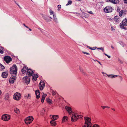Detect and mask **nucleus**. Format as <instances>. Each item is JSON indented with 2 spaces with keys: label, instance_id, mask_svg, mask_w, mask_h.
Segmentation results:
<instances>
[{
  "label": "nucleus",
  "instance_id": "nucleus-1",
  "mask_svg": "<svg viewBox=\"0 0 127 127\" xmlns=\"http://www.w3.org/2000/svg\"><path fill=\"white\" fill-rule=\"evenodd\" d=\"M85 125L83 127H100L99 125L97 124L94 125L93 127H91L92 124L90 118L88 117L85 118Z\"/></svg>",
  "mask_w": 127,
  "mask_h": 127
},
{
  "label": "nucleus",
  "instance_id": "nucleus-2",
  "mask_svg": "<svg viewBox=\"0 0 127 127\" xmlns=\"http://www.w3.org/2000/svg\"><path fill=\"white\" fill-rule=\"evenodd\" d=\"M71 117V120L72 122H74L77 121L78 119L81 118V116L79 115L77 113L74 112L70 115Z\"/></svg>",
  "mask_w": 127,
  "mask_h": 127
},
{
  "label": "nucleus",
  "instance_id": "nucleus-3",
  "mask_svg": "<svg viewBox=\"0 0 127 127\" xmlns=\"http://www.w3.org/2000/svg\"><path fill=\"white\" fill-rule=\"evenodd\" d=\"M17 67L16 65H13L10 69V74L16 75L17 73Z\"/></svg>",
  "mask_w": 127,
  "mask_h": 127
},
{
  "label": "nucleus",
  "instance_id": "nucleus-4",
  "mask_svg": "<svg viewBox=\"0 0 127 127\" xmlns=\"http://www.w3.org/2000/svg\"><path fill=\"white\" fill-rule=\"evenodd\" d=\"M120 27L122 29H126V26H127V19H124L122 21V23L120 24Z\"/></svg>",
  "mask_w": 127,
  "mask_h": 127
},
{
  "label": "nucleus",
  "instance_id": "nucleus-5",
  "mask_svg": "<svg viewBox=\"0 0 127 127\" xmlns=\"http://www.w3.org/2000/svg\"><path fill=\"white\" fill-rule=\"evenodd\" d=\"M33 120L32 116H31L26 118L25 120V122L27 125H28L31 123Z\"/></svg>",
  "mask_w": 127,
  "mask_h": 127
},
{
  "label": "nucleus",
  "instance_id": "nucleus-6",
  "mask_svg": "<svg viewBox=\"0 0 127 127\" xmlns=\"http://www.w3.org/2000/svg\"><path fill=\"white\" fill-rule=\"evenodd\" d=\"M21 94L19 93H15L13 95V98L16 100H19L21 98Z\"/></svg>",
  "mask_w": 127,
  "mask_h": 127
},
{
  "label": "nucleus",
  "instance_id": "nucleus-7",
  "mask_svg": "<svg viewBox=\"0 0 127 127\" xmlns=\"http://www.w3.org/2000/svg\"><path fill=\"white\" fill-rule=\"evenodd\" d=\"M10 118V116L9 115L6 114L3 115L1 117V119L5 121H9Z\"/></svg>",
  "mask_w": 127,
  "mask_h": 127
},
{
  "label": "nucleus",
  "instance_id": "nucleus-8",
  "mask_svg": "<svg viewBox=\"0 0 127 127\" xmlns=\"http://www.w3.org/2000/svg\"><path fill=\"white\" fill-rule=\"evenodd\" d=\"M113 8L111 6H106L104 9V11L106 13L111 12L113 10Z\"/></svg>",
  "mask_w": 127,
  "mask_h": 127
},
{
  "label": "nucleus",
  "instance_id": "nucleus-9",
  "mask_svg": "<svg viewBox=\"0 0 127 127\" xmlns=\"http://www.w3.org/2000/svg\"><path fill=\"white\" fill-rule=\"evenodd\" d=\"M30 78L29 76H25L23 78V81L27 84L29 83L30 81Z\"/></svg>",
  "mask_w": 127,
  "mask_h": 127
},
{
  "label": "nucleus",
  "instance_id": "nucleus-10",
  "mask_svg": "<svg viewBox=\"0 0 127 127\" xmlns=\"http://www.w3.org/2000/svg\"><path fill=\"white\" fill-rule=\"evenodd\" d=\"M45 83L44 82L42 81H40L39 83V87L40 90H42L45 86Z\"/></svg>",
  "mask_w": 127,
  "mask_h": 127
},
{
  "label": "nucleus",
  "instance_id": "nucleus-11",
  "mask_svg": "<svg viewBox=\"0 0 127 127\" xmlns=\"http://www.w3.org/2000/svg\"><path fill=\"white\" fill-rule=\"evenodd\" d=\"M4 60L7 63H8L12 61V59L8 56H5Z\"/></svg>",
  "mask_w": 127,
  "mask_h": 127
},
{
  "label": "nucleus",
  "instance_id": "nucleus-12",
  "mask_svg": "<svg viewBox=\"0 0 127 127\" xmlns=\"http://www.w3.org/2000/svg\"><path fill=\"white\" fill-rule=\"evenodd\" d=\"M34 73V71L30 69H28L27 71V74L29 76V77L32 76V75Z\"/></svg>",
  "mask_w": 127,
  "mask_h": 127
},
{
  "label": "nucleus",
  "instance_id": "nucleus-13",
  "mask_svg": "<svg viewBox=\"0 0 127 127\" xmlns=\"http://www.w3.org/2000/svg\"><path fill=\"white\" fill-rule=\"evenodd\" d=\"M65 108L70 115L73 112H72L71 108L69 106H66Z\"/></svg>",
  "mask_w": 127,
  "mask_h": 127
},
{
  "label": "nucleus",
  "instance_id": "nucleus-14",
  "mask_svg": "<svg viewBox=\"0 0 127 127\" xmlns=\"http://www.w3.org/2000/svg\"><path fill=\"white\" fill-rule=\"evenodd\" d=\"M127 12V11L126 10H121L119 13V16L121 17L122 15L126 14Z\"/></svg>",
  "mask_w": 127,
  "mask_h": 127
},
{
  "label": "nucleus",
  "instance_id": "nucleus-15",
  "mask_svg": "<svg viewBox=\"0 0 127 127\" xmlns=\"http://www.w3.org/2000/svg\"><path fill=\"white\" fill-rule=\"evenodd\" d=\"M35 93L36 95V98L37 99L39 98L40 96L39 92L38 90H37L35 91Z\"/></svg>",
  "mask_w": 127,
  "mask_h": 127
},
{
  "label": "nucleus",
  "instance_id": "nucleus-16",
  "mask_svg": "<svg viewBox=\"0 0 127 127\" xmlns=\"http://www.w3.org/2000/svg\"><path fill=\"white\" fill-rule=\"evenodd\" d=\"M16 77L15 76L11 77L10 79L9 80V82L11 83H13L14 82V81L16 79Z\"/></svg>",
  "mask_w": 127,
  "mask_h": 127
},
{
  "label": "nucleus",
  "instance_id": "nucleus-17",
  "mask_svg": "<svg viewBox=\"0 0 127 127\" xmlns=\"http://www.w3.org/2000/svg\"><path fill=\"white\" fill-rule=\"evenodd\" d=\"M114 21H115V23L117 24L119 23V21L120 20V18L118 16H116L114 17Z\"/></svg>",
  "mask_w": 127,
  "mask_h": 127
},
{
  "label": "nucleus",
  "instance_id": "nucleus-18",
  "mask_svg": "<svg viewBox=\"0 0 127 127\" xmlns=\"http://www.w3.org/2000/svg\"><path fill=\"white\" fill-rule=\"evenodd\" d=\"M28 70V67L26 66H24L22 69L21 71L23 74H25L26 73Z\"/></svg>",
  "mask_w": 127,
  "mask_h": 127
},
{
  "label": "nucleus",
  "instance_id": "nucleus-19",
  "mask_svg": "<svg viewBox=\"0 0 127 127\" xmlns=\"http://www.w3.org/2000/svg\"><path fill=\"white\" fill-rule=\"evenodd\" d=\"M8 75V73L7 72H4L2 73L1 76L4 78H6Z\"/></svg>",
  "mask_w": 127,
  "mask_h": 127
},
{
  "label": "nucleus",
  "instance_id": "nucleus-20",
  "mask_svg": "<svg viewBox=\"0 0 127 127\" xmlns=\"http://www.w3.org/2000/svg\"><path fill=\"white\" fill-rule=\"evenodd\" d=\"M68 117L67 116H64L62 118V123H64V122H66V121L68 120Z\"/></svg>",
  "mask_w": 127,
  "mask_h": 127
},
{
  "label": "nucleus",
  "instance_id": "nucleus-21",
  "mask_svg": "<svg viewBox=\"0 0 127 127\" xmlns=\"http://www.w3.org/2000/svg\"><path fill=\"white\" fill-rule=\"evenodd\" d=\"M110 2L114 4H117L119 2V0H108Z\"/></svg>",
  "mask_w": 127,
  "mask_h": 127
},
{
  "label": "nucleus",
  "instance_id": "nucleus-22",
  "mask_svg": "<svg viewBox=\"0 0 127 127\" xmlns=\"http://www.w3.org/2000/svg\"><path fill=\"white\" fill-rule=\"evenodd\" d=\"M25 98L27 99H30L31 98V94H27L25 95Z\"/></svg>",
  "mask_w": 127,
  "mask_h": 127
},
{
  "label": "nucleus",
  "instance_id": "nucleus-23",
  "mask_svg": "<svg viewBox=\"0 0 127 127\" xmlns=\"http://www.w3.org/2000/svg\"><path fill=\"white\" fill-rule=\"evenodd\" d=\"M51 125L53 126H54L56 125V121L54 120H52L50 121Z\"/></svg>",
  "mask_w": 127,
  "mask_h": 127
},
{
  "label": "nucleus",
  "instance_id": "nucleus-24",
  "mask_svg": "<svg viewBox=\"0 0 127 127\" xmlns=\"http://www.w3.org/2000/svg\"><path fill=\"white\" fill-rule=\"evenodd\" d=\"M38 77V75L37 74L34 75L32 77V80L33 81H35L37 79V78Z\"/></svg>",
  "mask_w": 127,
  "mask_h": 127
},
{
  "label": "nucleus",
  "instance_id": "nucleus-25",
  "mask_svg": "<svg viewBox=\"0 0 127 127\" xmlns=\"http://www.w3.org/2000/svg\"><path fill=\"white\" fill-rule=\"evenodd\" d=\"M59 118V116L57 115H53L52 116V119H53V120H56Z\"/></svg>",
  "mask_w": 127,
  "mask_h": 127
},
{
  "label": "nucleus",
  "instance_id": "nucleus-26",
  "mask_svg": "<svg viewBox=\"0 0 127 127\" xmlns=\"http://www.w3.org/2000/svg\"><path fill=\"white\" fill-rule=\"evenodd\" d=\"M5 69L4 67L1 64H0V71L3 70Z\"/></svg>",
  "mask_w": 127,
  "mask_h": 127
},
{
  "label": "nucleus",
  "instance_id": "nucleus-27",
  "mask_svg": "<svg viewBox=\"0 0 127 127\" xmlns=\"http://www.w3.org/2000/svg\"><path fill=\"white\" fill-rule=\"evenodd\" d=\"M4 52V48L1 46H0V53L3 54Z\"/></svg>",
  "mask_w": 127,
  "mask_h": 127
},
{
  "label": "nucleus",
  "instance_id": "nucleus-28",
  "mask_svg": "<svg viewBox=\"0 0 127 127\" xmlns=\"http://www.w3.org/2000/svg\"><path fill=\"white\" fill-rule=\"evenodd\" d=\"M14 111L17 114H19L20 113L19 110L17 108L15 109Z\"/></svg>",
  "mask_w": 127,
  "mask_h": 127
},
{
  "label": "nucleus",
  "instance_id": "nucleus-29",
  "mask_svg": "<svg viewBox=\"0 0 127 127\" xmlns=\"http://www.w3.org/2000/svg\"><path fill=\"white\" fill-rule=\"evenodd\" d=\"M117 76V75H109L108 76V77L110 78H115Z\"/></svg>",
  "mask_w": 127,
  "mask_h": 127
},
{
  "label": "nucleus",
  "instance_id": "nucleus-30",
  "mask_svg": "<svg viewBox=\"0 0 127 127\" xmlns=\"http://www.w3.org/2000/svg\"><path fill=\"white\" fill-rule=\"evenodd\" d=\"M72 3V1L71 0H69L67 3L66 4V5H68L71 4Z\"/></svg>",
  "mask_w": 127,
  "mask_h": 127
},
{
  "label": "nucleus",
  "instance_id": "nucleus-31",
  "mask_svg": "<svg viewBox=\"0 0 127 127\" xmlns=\"http://www.w3.org/2000/svg\"><path fill=\"white\" fill-rule=\"evenodd\" d=\"M53 17H54V21L56 22H57V19L56 17V16H55L54 15H53Z\"/></svg>",
  "mask_w": 127,
  "mask_h": 127
},
{
  "label": "nucleus",
  "instance_id": "nucleus-32",
  "mask_svg": "<svg viewBox=\"0 0 127 127\" xmlns=\"http://www.w3.org/2000/svg\"><path fill=\"white\" fill-rule=\"evenodd\" d=\"M47 101L49 104H51L52 103L51 100L49 98H48L47 99Z\"/></svg>",
  "mask_w": 127,
  "mask_h": 127
},
{
  "label": "nucleus",
  "instance_id": "nucleus-33",
  "mask_svg": "<svg viewBox=\"0 0 127 127\" xmlns=\"http://www.w3.org/2000/svg\"><path fill=\"white\" fill-rule=\"evenodd\" d=\"M101 107L103 109H104L105 108H110L108 106H101Z\"/></svg>",
  "mask_w": 127,
  "mask_h": 127
},
{
  "label": "nucleus",
  "instance_id": "nucleus-34",
  "mask_svg": "<svg viewBox=\"0 0 127 127\" xmlns=\"http://www.w3.org/2000/svg\"><path fill=\"white\" fill-rule=\"evenodd\" d=\"M49 12L51 15L53 14L54 13L51 10H50Z\"/></svg>",
  "mask_w": 127,
  "mask_h": 127
},
{
  "label": "nucleus",
  "instance_id": "nucleus-35",
  "mask_svg": "<svg viewBox=\"0 0 127 127\" xmlns=\"http://www.w3.org/2000/svg\"><path fill=\"white\" fill-rule=\"evenodd\" d=\"M46 95H47L46 94H43V95H42V98H45Z\"/></svg>",
  "mask_w": 127,
  "mask_h": 127
},
{
  "label": "nucleus",
  "instance_id": "nucleus-36",
  "mask_svg": "<svg viewBox=\"0 0 127 127\" xmlns=\"http://www.w3.org/2000/svg\"><path fill=\"white\" fill-rule=\"evenodd\" d=\"M87 48H89L90 49H91L92 50H94V49H95H95H92V48L91 47H90V46H87Z\"/></svg>",
  "mask_w": 127,
  "mask_h": 127
},
{
  "label": "nucleus",
  "instance_id": "nucleus-37",
  "mask_svg": "<svg viewBox=\"0 0 127 127\" xmlns=\"http://www.w3.org/2000/svg\"><path fill=\"white\" fill-rule=\"evenodd\" d=\"M44 99L45 98L42 97V98L41 99V102L42 103L43 102H44Z\"/></svg>",
  "mask_w": 127,
  "mask_h": 127
},
{
  "label": "nucleus",
  "instance_id": "nucleus-38",
  "mask_svg": "<svg viewBox=\"0 0 127 127\" xmlns=\"http://www.w3.org/2000/svg\"><path fill=\"white\" fill-rule=\"evenodd\" d=\"M98 49H100L101 50H102L103 51H104V49L103 48H97Z\"/></svg>",
  "mask_w": 127,
  "mask_h": 127
},
{
  "label": "nucleus",
  "instance_id": "nucleus-39",
  "mask_svg": "<svg viewBox=\"0 0 127 127\" xmlns=\"http://www.w3.org/2000/svg\"><path fill=\"white\" fill-rule=\"evenodd\" d=\"M104 55H106V56H107L108 58H110V56H108V55H107V54H106L105 53H104Z\"/></svg>",
  "mask_w": 127,
  "mask_h": 127
},
{
  "label": "nucleus",
  "instance_id": "nucleus-40",
  "mask_svg": "<svg viewBox=\"0 0 127 127\" xmlns=\"http://www.w3.org/2000/svg\"><path fill=\"white\" fill-rule=\"evenodd\" d=\"M83 52V53H84L85 54H86L88 55H89V53H86V52Z\"/></svg>",
  "mask_w": 127,
  "mask_h": 127
},
{
  "label": "nucleus",
  "instance_id": "nucleus-41",
  "mask_svg": "<svg viewBox=\"0 0 127 127\" xmlns=\"http://www.w3.org/2000/svg\"><path fill=\"white\" fill-rule=\"evenodd\" d=\"M58 7L59 8H61V6L60 5H58Z\"/></svg>",
  "mask_w": 127,
  "mask_h": 127
},
{
  "label": "nucleus",
  "instance_id": "nucleus-42",
  "mask_svg": "<svg viewBox=\"0 0 127 127\" xmlns=\"http://www.w3.org/2000/svg\"><path fill=\"white\" fill-rule=\"evenodd\" d=\"M89 13H90V14H93V12L91 11H89V12H88Z\"/></svg>",
  "mask_w": 127,
  "mask_h": 127
},
{
  "label": "nucleus",
  "instance_id": "nucleus-43",
  "mask_svg": "<svg viewBox=\"0 0 127 127\" xmlns=\"http://www.w3.org/2000/svg\"><path fill=\"white\" fill-rule=\"evenodd\" d=\"M23 25L24 26H25V27H26L27 28H29L27 26H26L25 24H24Z\"/></svg>",
  "mask_w": 127,
  "mask_h": 127
},
{
  "label": "nucleus",
  "instance_id": "nucleus-44",
  "mask_svg": "<svg viewBox=\"0 0 127 127\" xmlns=\"http://www.w3.org/2000/svg\"><path fill=\"white\" fill-rule=\"evenodd\" d=\"M124 0L125 3H127V0Z\"/></svg>",
  "mask_w": 127,
  "mask_h": 127
},
{
  "label": "nucleus",
  "instance_id": "nucleus-45",
  "mask_svg": "<svg viewBox=\"0 0 127 127\" xmlns=\"http://www.w3.org/2000/svg\"><path fill=\"white\" fill-rule=\"evenodd\" d=\"M52 94L53 95H54L55 94V93L54 92H52Z\"/></svg>",
  "mask_w": 127,
  "mask_h": 127
},
{
  "label": "nucleus",
  "instance_id": "nucleus-46",
  "mask_svg": "<svg viewBox=\"0 0 127 127\" xmlns=\"http://www.w3.org/2000/svg\"><path fill=\"white\" fill-rule=\"evenodd\" d=\"M112 109V110H113V111H115V109L114 108H112V109Z\"/></svg>",
  "mask_w": 127,
  "mask_h": 127
},
{
  "label": "nucleus",
  "instance_id": "nucleus-47",
  "mask_svg": "<svg viewBox=\"0 0 127 127\" xmlns=\"http://www.w3.org/2000/svg\"><path fill=\"white\" fill-rule=\"evenodd\" d=\"M1 91L0 90V95H1Z\"/></svg>",
  "mask_w": 127,
  "mask_h": 127
},
{
  "label": "nucleus",
  "instance_id": "nucleus-48",
  "mask_svg": "<svg viewBox=\"0 0 127 127\" xmlns=\"http://www.w3.org/2000/svg\"><path fill=\"white\" fill-rule=\"evenodd\" d=\"M111 48L113 49H114V47L113 46H111Z\"/></svg>",
  "mask_w": 127,
  "mask_h": 127
},
{
  "label": "nucleus",
  "instance_id": "nucleus-49",
  "mask_svg": "<svg viewBox=\"0 0 127 127\" xmlns=\"http://www.w3.org/2000/svg\"><path fill=\"white\" fill-rule=\"evenodd\" d=\"M28 29H29L30 31H32V30L31 29L29 28Z\"/></svg>",
  "mask_w": 127,
  "mask_h": 127
},
{
  "label": "nucleus",
  "instance_id": "nucleus-50",
  "mask_svg": "<svg viewBox=\"0 0 127 127\" xmlns=\"http://www.w3.org/2000/svg\"><path fill=\"white\" fill-rule=\"evenodd\" d=\"M98 62V63L101 65V64L100 63V62Z\"/></svg>",
  "mask_w": 127,
  "mask_h": 127
},
{
  "label": "nucleus",
  "instance_id": "nucleus-51",
  "mask_svg": "<svg viewBox=\"0 0 127 127\" xmlns=\"http://www.w3.org/2000/svg\"><path fill=\"white\" fill-rule=\"evenodd\" d=\"M95 49L96 48V47H93L92 49H95Z\"/></svg>",
  "mask_w": 127,
  "mask_h": 127
},
{
  "label": "nucleus",
  "instance_id": "nucleus-52",
  "mask_svg": "<svg viewBox=\"0 0 127 127\" xmlns=\"http://www.w3.org/2000/svg\"><path fill=\"white\" fill-rule=\"evenodd\" d=\"M77 1H80L81 0H76Z\"/></svg>",
  "mask_w": 127,
  "mask_h": 127
},
{
  "label": "nucleus",
  "instance_id": "nucleus-53",
  "mask_svg": "<svg viewBox=\"0 0 127 127\" xmlns=\"http://www.w3.org/2000/svg\"><path fill=\"white\" fill-rule=\"evenodd\" d=\"M85 15H86V14H87V15H88L87 14H86V13H85Z\"/></svg>",
  "mask_w": 127,
  "mask_h": 127
}]
</instances>
